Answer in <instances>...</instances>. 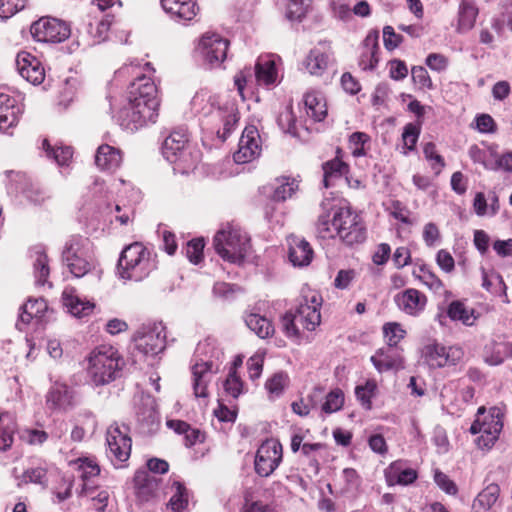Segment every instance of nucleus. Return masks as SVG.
Segmentation results:
<instances>
[{"label": "nucleus", "instance_id": "1", "mask_svg": "<svg viewBox=\"0 0 512 512\" xmlns=\"http://www.w3.org/2000/svg\"><path fill=\"white\" fill-rule=\"evenodd\" d=\"M154 71L150 63H146L144 66L130 63L116 72L120 78L134 77L129 87V103L121 110L119 116L121 125L126 129L133 131L148 123L156 122L160 105L157 87L150 76L145 73Z\"/></svg>", "mask_w": 512, "mask_h": 512}, {"label": "nucleus", "instance_id": "2", "mask_svg": "<svg viewBox=\"0 0 512 512\" xmlns=\"http://www.w3.org/2000/svg\"><path fill=\"white\" fill-rule=\"evenodd\" d=\"M316 233L320 239L338 238L347 246L361 244L366 239V227L363 219L350 207L334 209L332 217L330 215L319 216Z\"/></svg>", "mask_w": 512, "mask_h": 512}, {"label": "nucleus", "instance_id": "3", "mask_svg": "<svg viewBox=\"0 0 512 512\" xmlns=\"http://www.w3.org/2000/svg\"><path fill=\"white\" fill-rule=\"evenodd\" d=\"M323 303L319 292L309 288L303 289L295 313H286L282 318V326L288 337H300L301 329L315 331L321 323L320 309Z\"/></svg>", "mask_w": 512, "mask_h": 512}, {"label": "nucleus", "instance_id": "4", "mask_svg": "<svg viewBox=\"0 0 512 512\" xmlns=\"http://www.w3.org/2000/svg\"><path fill=\"white\" fill-rule=\"evenodd\" d=\"M222 356L216 339L207 337L197 344L194 352L192 370V386L197 398H207L208 385L218 367L216 362Z\"/></svg>", "mask_w": 512, "mask_h": 512}, {"label": "nucleus", "instance_id": "5", "mask_svg": "<svg viewBox=\"0 0 512 512\" xmlns=\"http://www.w3.org/2000/svg\"><path fill=\"white\" fill-rule=\"evenodd\" d=\"M87 375L96 385H105L114 381L125 364L118 350L111 345L94 348L87 357Z\"/></svg>", "mask_w": 512, "mask_h": 512}, {"label": "nucleus", "instance_id": "6", "mask_svg": "<svg viewBox=\"0 0 512 512\" xmlns=\"http://www.w3.org/2000/svg\"><path fill=\"white\" fill-rule=\"evenodd\" d=\"M157 267L156 256L142 243L126 246L118 260V275L121 279L141 281Z\"/></svg>", "mask_w": 512, "mask_h": 512}, {"label": "nucleus", "instance_id": "7", "mask_svg": "<svg viewBox=\"0 0 512 512\" xmlns=\"http://www.w3.org/2000/svg\"><path fill=\"white\" fill-rule=\"evenodd\" d=\"M213 246L216 253L224 260L241 264L248 256L251 244L250 238L241 228L227 224L214 236Z\"/></svg>", "mask_w": 512, "mask_h": 512}, {"label": "nucleus", "instance_id": "8", "mask_svg": "<svg viewBox=\"0 0 512 512\" xmlns=\"http://www.w3.org/2000/svg\"><path fill=\"white\" fill-rule=\"evenodd\" d=\"M216 99L208 91L197 92L191 101L195 113L203 116H211L214 122H221L222 128H218L217 135L223 141L229 137L238 122V115L234 105L224 107L215 106Z\"/></svg>", "mask_w": 512, "mask_h": 512}, {"label": "nucleus", "instance_id": "9", "mask_svg": "<svg viewBox=\"0 0 512 512\" xmlns=\"http://www.w3.org/2000/svg\"><path fill=\"white\" fill-rule=\"evenodd\" d=\"M162 154L167 161L175 164V170L187 173L199 161V153L188 144V134L185 129L174 130L162 146Z\"/></svg>", "mask_w": 512, "mask_h": 512}, {"label": "nucleus", "instance_id": "10", "mask_svg": "<svg viewBox=\"0 0 512 512\" xmlns=\"http://www.w3.org/2000/svg\"><path fill=\"white\" fill-rule=\"evenodd\" d=\"M503 415L497 407L486 412L484 407L478 409L477 418L470 427L472 434H480L477 445L480 448H491L498 439L503 428Z\"/></svg>", "mask_w": 512, "mask_h": 512}, {"label": "nucleus", "instance_id": "11", "mask_svg": "<svg viewBox=\"0 0 512 512\" xmlns=\"http://www.w3.org/2000/svg\"><path fill=\"white\" fill-rule=\"evenodd\" d=\"M62 257L76 278L84 276L92 267L93 254L90 241L80 236L72 237L66 242Z\"/></svg>", "mask_w": 512, "mask_h": 512}, {"label": "nucleus", "instance_id": "12", "mask_svg": "<svg viewBox=\"0 0 512 512\" xmlns=\"http://www.w3.org/2000/svg\"><path fill=\"white\" fill-rule=\"evenodd\" d=\"M135 348L144 355H156L165 347V326L153 323L143 326L135 336Z\"/></svg>", "mask_w": 512, "mask_h": 512}, {"label": "nucleus", "instance_id": "13", "mask_svg": "<svg viewBox=\"0 0 512 512\" xmlns=\"http://www.w3.org/2000/svg\"><path fill=\"white\" fill-rule=\"evenodd\" d=\"M228 41L217 33L206 32L196 47L203 61L211 67L220 65L226 58Z\"/></svg>", "mask_w": 512, "mask_h": 512}, {"label": "nucleus", "instance_id": "14", "mask_svg": "<svg viewBox=\"0 0 512 512\" xmlns=\"http://www.w3.org/2000/svg\"><path fill=\"white\" fill-rule=\"evenodd\" d=\"M31 34L38 42L59 43L69 37L70 28L57 18L43 17L32 24Z\"/></svg>", "mask_w": 512, "mask_h": 512}, {"label": "nucleus", "instance_id": "15", "mask_svg": "<svg viewBox=\"0 0 512 512\" xmlns=\"http://www.w3.org/2000/svg\"><path fill=\"white\" fill-rule=\"evenodd\" d=\"M282 460V446L275 439L264 441L255 456V471L261 477L270 476Z\"/></svg>", "mask_w": 512, "mask_h": 512}, {"label": "nucleus", "instance_id": "16", "mask_svg": "<svg viewBox=\"0 0 512 512\" xmlns=\"http://www.w3.org/2000/svg\"><path fill=\"white\" fill-rule=\"evenodd\" d=\"M464 351L458 346L430 344L425 347V358L432 368L455 366L463 358Z\"/></svg>", "mask_w": 512, "mask_h": 512}, {"label": "nucleus", "instance_id": "17", "mask_svg": "<svg viewBox=\"0 0 512 512\" xmlns=\"http://www.w3.org/2000/svg\"><path fill=\"white\" fill-rule=\"evenodd\" d=\"M106 442L109 454L119 462L126 461L131 453V439L126 426L112 424L107 429Z\"/></svg>", "mask_w": 512, "mask_h": 512}, {"label": "nucleus", "instance_id": "18", "mask_svg": "<svg viewBox=\"0 0 512 512\" xmlns=\"http://www.w3.org/2000/svg\"><path fill=\"white\" fill-rule=\"evenodd\" d=\"M261 153L260 135L254 126H248L244 129L238 145V150L234 153L236 163L244 164L253 161Z\"/></svg>", "mask_w": 512, "mask_h": 512}, {"label": "nucleus", "instance_id": "19", "mask_svg": "<svg viewBox=\"0 0 512 512\" xmlns=\"http://www.w3.org/2000/svg\"><path fill=\"white\" fill-rule=\"evenodd\" d=\"M46 404L52 411H67L75 405V391L64 382L54 381L47 392Z\"/></svg>", "mask_w": 512, "mask_h": 512}, {"label": "nucleus", "instance_id": "20", "mask_svg": "<svg viewBox=\"0 0 512 512\" xmlns=\"http://www.w3.org/2000/svg\"><path fill=\"white\" fill-rule=\"evenodd\" d=\"M15 61L19 74L28 82L33 85H39L44 81V67L34 55L21 51L17 54Z\"/></svg>", "mask_w": 512, "mask_h": 512}, {"label": "nucleus", "instance_id": "21", "mask_svg": "<svg viewBox=\"0 0 512 512\" xmlns=\"http://www.w3.org/2000/svg\"><path fill=\"white\" fill-rule=\"evenodd\" d=\"M397 307L407 315L419 316L427 306V296L415 288H408L395 295Z\"/></svg>", "mask_w": 512, "mask_h": 512}, {"label": "nucleus", "instance_id": "22", "mask_svg": "<svg viewBox=\"0 0 512 512\" xmlns=\"http://www.w3.org/2000/svg\"><path fill=\"white\" fill-rule=\"evenodd\" d=\"M378 40L379 32L376 30H372L367 34L362 43L358 64L363 71H373L378 64Z\"/></svg>", "mask_w": 512, "mask_h": 512}, {"label": "nucleus", "instance_id": "23", "mask_svg": "<svg viewBox=\"0 0 512 512\" xmlns=\"http://www.w3.org/2000/svg\"><path fill=\"white\" fill-rule=\"evenodd\" d=\"M385 479L389 486L412 484L417 479L415 469L409 467L405 461L397 460L392 462L385 469Z\"/></svg>", "mask_w": 512, "mask_h": 512}, {"label": "nucleus", "instance_id": "24", "mask_svg": "<svg viewBox=\"0 0 512 512\" xmlns=\"http://www.w3.org/2000/svg\"><path fill=\"white\" fill-rule=\"evenodd\" d=\"M21 108L8 94L0 93V132H7L19 119Z\"/></svg>", "mask_w": 512, "mask_h": 512}, {"label": "nucleus", "instance_id": "25", "mask_svg": "<svg viewBox=\"0 0 512 512\" xmlns=\"http://www.w3.org/2000/svg\"><path fill=\"white\" fill-rule=\"evenodd\" d=\"M135 486L137 499L141 502H149L158 494L160 479L146 472H137Z\"/></svg>", "mask_w": 512, "mask_h": 512}, {"label": "nucleus", "instance_id": "26", "mask_svg": "<svg viewBox=\"0 0 512 512\" xmlns=\"http://www.w3.org/2000/svg\"><path fill=\"white\" fill-rule=\"evenodd\" d=\"M164 12L174 21H191L200 11L197 2H161Z\"/></svg>", "mask_w": 512, "mask_h": 512}, {"label": "nucleus", "instance_id": "27", "mask_svg": "<svg viewBox=\"0 0 512 512\" xmlns=\"http://www.w3.org/2000/svg\"><path fill=\"white\" fill-rule=\"evenodd\" d=\"M371 362L380 373L403 368V359L401 355L392 347L381 348L371 356Z\"/></svg>", "mask_w": 512, "mask_h": 512}, {"label": "nucleus", "instance_id": "28", "mask_svg": "<svg viewBox=\"0 0 512 512\" xmlns=\"http://www.w3.org/2000/svg\"><path fill=\"white\" fill-rule=\"evenodd\" d=\"M331 60V53L315 47L310 50L306 58L303 60L305 70L315 76H321L327 69Z\"/></svg>", "mask_w": 512, "mask_h": 512}, {"label": "nucleus", "instance_id": "29", "mask_svg": "<svg viewBox=\"0 0 512 512\" xmlns=\"http://www.w3.org/2000/svg\"><path fill=\"white\" fill-rule=\"evenodd\" d=\"M47 310V303L44 299H29L22 307L16 327L22 331L33 320L39 319Z\"/></svg>", "mask_w": 512, "mask_h": 512}, {"label": "nucleus", "instance_id": "30", "mask_svg": "<svg viewBox=\"0 0 512 512\" xmlns=\"http://www.w3.org/2000/svg\"><path fill=\"white\" fill-rule=\"evenodd\" d=\"M277 69L273 55L260 56L255 65V79L260 85H271L277 81Z\"/></svg>", "mask_w": 512, "mask_h": 512}, {"label": "nucleus", "instance_id": "31", "mask_svg": "<svg viewBox=\"0 0 512 512\" xmlns=\"http://www.w3.org/2000/svg\"><path fill=\"white\" fill-rule=\"evenodd\" d=\"M312 257L313 250L307 241L298 237L289 239V259L294 266H306Z\"/></svg>", "mask_w": 512, "mask_h": 512}, {"label": "nucleus", "instance_id": "32", "mask_svg": "<svg viewBox=\"0 0 512 512\" xmlns=\"http://www.w3.org/2000/svg\"><path fill=\"white\" fill-rule=\"evenodd\" d=\"M122 162V156L119 149L108 144L98 147L95 155V164L101 170L113 171L117 169Z\"/></svg>", "mask_w": 512, "mask_h": 512}, {"label": "nucleus", "instance_id": "33", "mask_svg": "<svg viewBox=\"0 0 512 512\" xmlns=\"http://www.w3.org/2000/svg\"><path fill=\"white\" fill-rule=\"evenodd\" d=\"M63 305L68 312L76 317L88 315L94 308V305L88 301H83L76 294L74 288H65L62 293Z\"/></svg>", "mask_w": 512, "mask_h": 512}, {"label": "nucleus", "instance_id": "34", "mask_svg": "<svg viewBox=\"0 0 512 512\" xmlns=\"http://www.w3.org/2000/svg\"><path fill=\"white\" fill-rule=\"evenodd\" d=\"M304 105L307 116L320 122L327 115V105L323 95L319 92H308L304 96Z\"/></svg>", "mask_w": 512, "mask_h": 512}, {"label": "nucleus", "instance_id": "35", "mask_svg": "<svg viewBox=\"0 0 512 512\" xmlns=\"http://www.w3.org/2000/svg\"><path fill=\"white\" fill-rule=\"evenodd\" d=\"M16 431L17 423L14 414L0 413V451H7L11 448Z\"/></svg>", "mask_w": 512, "mask_h": 512}, {"label": "nucleus", "instance_id": "36", "mask_svg": "<svg viewBox=\"0 0 512 512\" xmlns=\"http://www.w3.org/2000/svg\"><path fill=\"white\" fill-rule=\"evenodd\" d=\"M500 495V487L497 484H489L473 500V512H486L497 502Z\"/></svg>", "mask_w": 512, "mask_h": 512}, {"label": "nucleus", "instance_id": "37", "mask_svg": "<svg viewBox=\"0 0 512 512\" xmlns=\"http://www.w3.org/2000/svg\"><path fill=\"white\" fill-rule=\"evenodd\" d=\"M167 426L176 433L184 435V444L186 447H192L196 443H202L205 439L204 434L199 429L192 428L184 421L168 420Z\"/></svg>", "mask_w": 512, "mask_h": 512}, {"label": "nucleus", "instance_id": "38", "mask_svg": "<svg viewBox=\"0 0 512 512\" xmlns=\"http://www.w3.org/2000/svg\"><path fill=\"white\" fill-rule=\"evenodd\" d=\"M482 287L492 294L503 296V301L509 303L507 286L498 272L482 269Z\"/></svg>", "mask_w": 512, "mask_h": 512}, {"label": "nucleus", "instance_id": "39", "mask_svg": "<svg viewBox=\"0 0 512 512\" xmlns=\"http://www.w3.org/2000/svg\"><path fill=\"white\" fill-rule=\"evenodd\" d=\"M447 315L452 321H459L465 326H472L475 324L478 315L475 310L468 308L462 301H452L447 309Z\"/></svg>", "mask_w": 512, "mask_h": 512}, {"label": "nucleus", "instance_id": "40", "mask_svg": "<svg viewBox=\"0 0 512 512\" xmlns=\"http://www.w3.org/2000/svg\"><path fill=\"white\" fill-rule=\"evenodd\" d=\"M247 327L259 338L265 339L273 335L274 326L271 321L257 313H249L245 316Z\"/></svg>", "mask_w": 512, "mask_h": 512}, {"label": "nucleus", "instance_id": "41", "mask_svg": "<svg viewBox=\"0 0 512 512\" xmlns=\"http://www.w3.org/2000/svg\"><path fill=\"white\" fill-rule=\"evenodd\" d=\"M479 9L474 2H461L458 10L457 32L465 33L474 27Z\"/></svg>", "mask_w": 512, "mask_h": 512}, {"label": "nucleus", "instance_id": "42", "mask_svg": "<svg viewBox=\"0 0 512 512\" xmlns=\"http://www.w3.org/2000/svg\"><path fill=\"white\" fill-rule=\"evenodd\" d=\"M348 171V165L338 158L325 162L323 164V184L325 188L332 186L335 180L346 175Z\"/></svg>", "mask_w": 512, "mask_h": 512}, {"label": "nucleus", "instance_id": "43", "mask_svg": "<svg viewBox=\"0 0 512 512\" xmlns=\"http://www.w3.org/2000/svg\"><path fill=\"white\" fill-rule=\"evenodd\" d=\"M32 257L34 258V273L37 284L44 285L49 276L48 259L42 247H34L32 249Z\"/></svg>", "mask_w": 512, "mask_h": 512}, {"label": "nucleus", "instance_id": "44", "mask_svg": "<svg viewBox=\"0 0 512 512\" xmlns=\"http://www.w3.org/2000/svg\"><path fill=\"white\" fill-rule=\"evenodd\" d=\"M171 489L173 491V495L171 496L167 507L171 512H183L188 507V491L186 487L179 481H174Z\"/></svg>", "mask_w": 512, "mask_h": 512}, {"label": "nucleus", "instance_id": "45", "mask_svg": "<svg viewBox=\"0 0 512 512\" xmlns=\"http://www.w3.org/2000/svg\"><path fill=\"white\" fill-rule=\"evenodd\" d=\"M42 147L49 158H53L60 166L69 165L73 156L72 148L69 146L51 147L47 139L43 140Z\"/></svg>", "mask_w": 512, "mask_h": 512}, {"label": "nucleus", "instance_id": "46", "mask_svg": "<svg viewBox=\"0 0 512 512\" xmlns=\"http://www.w3.org/2000/svg\"><path fill=\"white\" fill-rule=\"evenodd\" d=\"M377 390V384L374 380H367L365 384L358 385L355 388V395L361 405L370 410L372 407V398L375 396Z\"/></svg>", "mask_w": 512, "mask_h": 512}, {"label": "nucleus", "instance_id": "47", "mask_svg": "<svg viewBox=\"0 0 512 512\" xmlns=\"http://www.w3.org/2000/svg\"><path fill=\"white\" fill-rule=\"evenodd\" d=\"M298 189V182L295 179L283 177L277 180L273 198L277 201H285L290 198Z\"/></svg>", "mask_w": 512, "mask_h": 512}, {"label": "nucleus", "instance_id": "48", "mask_svg": "<svg viewBox=\"0 0 512 512\" xmlns=\"http://www.w3.org/2000/svg\"><path fill=\"white\" fill-rule=\"evenodd\" d=\"M425 159L430 163L435 175H439L445 166L444 158L437 152L436 145L428 142L423 147Z\"/></svg>", "mask_w": 512, "mask_h": 512}, {"label": "nucleus", "instance_id": "49", "mask_svg": "<svg viewBox=\"0 0 512 512\" xmlns=\"http://www.w3.org/2000/svg\"><path fill=\"white\" fill-rule=\"evenodd\" d=\"M277 123L284 133L291 134L292 136L298 135L296 127V117L291 107L287 106L284 108L283 111L279 113Z\"/></svg>", "mask_w": 512, "mask_h": 512}, {"label": "nucleus", "instance_id": "50", "mask_svg": "<svg viewBox=\"0 0 512 512\" xmlns=\"http://www.w3.org/2000/svg\"><path fill=\"white\" fill-rule=\"evenodd\" d=\"M344 404V394L340 389H334L326 395L325 402L321 406V412L331 414L339 411Z\"/></svg>", "mask_w": 512, "mask_h": 512}, {"label": "nucleus", "instance_id": "51", "mask_svg": "<svg viewBox=\"0 0 512 512\" xmlns=\"http://www.w3.org/2000/svg\"><path fill=\"white\" fill-rule=\"evenodd\" d=\"M413 275L434 292H439L443 289L442 281L426 267H420L419 273L414 270Z\"/></svg>", "mask_w": 512, "mask_h": 512}, {"label": "nucleus", "instance_id": "52", "mask_svg": "<svg viewBox=\"0 0 512 512\" xmlns=\"http://www.w3.org/2000/svg\"><path fill=\"white\" fill-rule=\"evenodd\" d=\"M383 332L389 347L396 346L406 335V331L396 322L386 323Z\"/></svg>", "mask_w": 512, "mask_h": 512}, {"label": "nucleus", "instance_id": "53", "mask_svg": "<svg viewBox=\"0 0 512 512\" xmlns=\"http://www.w3.org/2000/svg\"><path fill=\"white\" fill-rule=\"evenodd\" d=\"M284 11L288 21L300 22L308 12V5H305L304 2H286Z\"/></svg>", "mask_w": 512, "mask_h": 512}, {"label": "nucleus", "instance_id": "54", "mask_svg": "<svg viewBox=\"0 0 512 512\" xmlns=\"http://www.w3.org/2000/svg\"><path fill=\"white\" fill-rule=\"evenodd\" d=\"M420 134V129L415 126L414 124H407L404 127V131L402 134V140H403V153L407 155L410 151H413L415 148V145L417 143L418 137Z\"/></svg>", "mask_w": 512, "mask_h": 512}, {"label": "nucleus", "instance_id": "55", "mask_svg": "<svg viewBox=\"0 0 512 512\" xmlns=\"http://www.w3.org/2000/svg\"><path fill=\"white\" fill-rule=\"evenodd\" d=\"M287 381V374L278 372L266 381L265 387L271 395L279 396L284 391Z\"/></svg>", "mask_w": 512, "mask_h": 512}, {"label": "nucleus", "instance_id": "56", "mask_svg": "<svg viewBox=\"0 0 512 512\" xmlns=\"http://www.w3.org/2000/svg\"><path fill=\"white\" fill-rule=\"evenodd\" d=\"M491 27L499 36L503 35L505 27L512 31V9H507L493 17Z\"/></svg>", "mask_w": 512, "mask_h": 512}, {"label": "nucleus", "instance_id": "57", "mask_svg": "<svg viewBox=\"0 0 512 512\" xmlns=\"http://www.w3.org/2000/svg\"><path fill=\"white\" fill-rule=\"evenodd\" d=\"M434 481L437 486L448 495H456L458 493V487L456 483L449 478L448 475L436 469L434 471Z\"/></svg>", "mask_w": 512, "mask_h": 512}, {"label": "nucleus", "instance_id": "58", "mask_svg": "<svg viewBox=\"0 0 512 512\" xmlns=\"http://www.w3.org/2000/svg\"><path fill=\"white\" fill-rule=\"evenodd\" d=\"M204 241L203 239H194L187 243L186 256L193 264H198L203 258Z\"/></svg>", "mask_w": 512, "mask_h": 512}, {"label": "nucleus", "instance_id": "59", "mask_svg": "<svg viewBox=\"0 0 512 512\" xmlns=\"http://www.w3.org/2000/svg\"><path fill=\"white\" fill-rule=\"evenodd\" d=\"M370 137L363 132H355L349 138L350 148L354 156L365 155V144L369 142Z\"/></svg>", "mask_w": 512, "mask_h": 512}, {"label": "nucleus", "instance_id": "60", "mask_svg": "<svg viewBox=\"0 0 512 512\" xmlns=\"http://www.w3.org/2000/svg\"><path fill=\"white\" fill-rule=\"evenodd\" d=\"M403 41V36L397 34L392 26H385L383 28V42L387 50L392 51L399 47Z\"/></svg>", "mask_w": 512, "mask_h": 512}, {"label": "nucleus", "instance_id": "61", "mask_svg": "<svg viewBox=\"0 0 512 512\" xmlns=\"http://www.w3.org/2000/svg\"><path fill=\"white\" fill-rule=\"evenodd\" d=\"M225 391L234 398H237L243 389V383L236 371H231L224 383Z\"/></svg>", "mask_w": 512, "mask_h": 512}, {"label": "nucleus", "instance_id": "62", "mask_svg": "<svg viewBox=\"0 0 512 512\" xmlns=\"http://www.w3.org/2000/svg\"><path fill=\"white\" fill-rule=\"evenodd\" d=\"M26 481L39 484L43 487L47 486V470L44 467L30 468L24 473Z\"/></svg>", "mask_w": 512, "mask_h": 512}, {"label": "nucleus", "instance_id": "63", "mask_svg": "<svg viewBox=\"0 0 512 512\" xmlns=\"http://www.w3.org/2000/svg\"><path fill=\"white\" fill-rule=\"evenodd\" d=\"M411 75L414 83L419 85L421 88L431 89L433 87L432 80L424 67H413L411 70Z\"/></svg>", "mask_w": 512, "mask_h": 512}, {"label": "nucleus", "instance_id": "64", "mask_svg": "<svg viewBox=\"0 0 512 512\" xmlns=\"http://www.w3.org/2000/svg\"><path fill=\"white\" fill-rule=\"evenodd\" d=\"M75 464H77L78 469L82 471L81 476L84 479L97 476L100 473L99 466L91 459L79 458Z\"/></svg>", "mask_w": 512, "mask_h": 512}]
</instances>
